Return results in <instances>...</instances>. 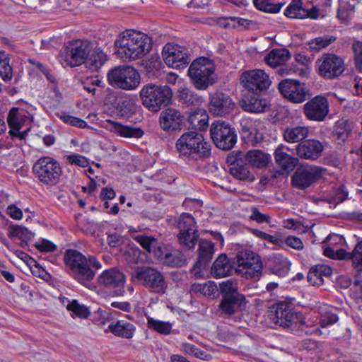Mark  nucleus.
I'll use <instances>...</instances> for the list:
<instances>
[{"label":"nucleus","instance_id":"25","mask_svg":"<svg viewBox=\"0 0 362 362\" xmlns=\"http://www.w3.org/2000/svg\"><path fill=\"white\" fill-rule=\"evenodd\" d=\"M246 305L245 298L243 295H235L229 297H222L219 308L222 313L231 315L238 310H242Z\"/></svg>","mask_w":362,"mask_h":362},{"label":"nucleus","instance_id":"55","mask_svg":"<svg viewBox=\"0 0 362 362\" xmlns=\"http://www.w3.org/2000/svg\"><path fill=\"white\" fill-rule=\"evenodd\" d=\"M304 113L309 119L317 121V96L305 104Z\"/></svg>","mask_w":362,"mask_h":362},{"label":"nucleus","instance_id":"34","mask_svg":"<svg viewBox=\"0 0 362 362\" xmlns=\"http://www.w3.org/2000/svg\"><path fill=\"white\" fill-rule=\"evenodd\" d=\"M352 124L346 119L338 120L332 131V136L338 144L344 142L352 131Z\"/></svg>","mask_w":362,"mask_h":362},{"label":"nucleus","instance_id":"44","mask_svg":"<svg viewBox=\"0 0 362 362\" xmlns=\"http://www.w3.org/2000/svg\"><path fill=\"white\" fill-rule=\"evenodd\" d=\"M253 4L258 10L270 13L279 12L284 5V3L275 0H253Z\"/></svg>","mask_w":362,"mask_h":362},{"label":"nucleus","instance_id":"2","mask_svg":"<svg viewBox=\"0 0 362 362\" xmlns=\"http://www.w3.org/2000/svg\"><path fill=\"white\" fill-rule=\"evenodd\" d=\"M269 318L276 325L293 333H298V329L308 335L317 332L315 322L303 321L301 314L296 312L292 305L286 301L278 302L272 306Z\"/></svg>","mask_w":362,"mask_h":362},{"label":"nucleus","instance_id":"46","mask_svg":"<svg viewBox=\"0 0 362 362\" xmlns=\"http://www.w3.org/2000/svg\"><path fill=\"white\" fill-rule=\"evenodd\" d=\"M0 76L5 82H9L13 76L9 59L4 52H0Z\"/></svg>","mask_w":362,"mask_h":362},{"label":"nucleus","instance_id":"63","mask_svg":"<svg viewBox=\"0 0 362 362\" xmlns=\"http://www.w3.org/2000/svg\"><path fill=\"white\" fill-rule=\"evenodd\" d=\"M337 320L338 317L336 315L325 310L321 314L320 325L322 327H325L337 322Z\"/></svg>","mask_w":362,"mask_h":362},{"label":"nucleus","instance_id":"45","mask_svg":"<svg viewBox=\"0 0 362 362\" xmlns=\"http://www.w3.org/2000/svg\"><path fill=\"white\" fill-rule=\"evenodd\" d=\"M147 327L160 334L168 335L171 333L173 325L170 322L161 321L149 317L147 318Z\"/></svg>","mask_w":362,"mask_h":362},{"label":"nucleus","instance_id":"42","mask_svg":"<svg viewBox=\"0 0 362 362\" xmlns=\"http://www.w3.org/2000/svg\"><path fill=\"white\" fill-rule=\"evenodd\" d=\"M8 237L19 238L22 240L21 246L24 247L34 237V233L22 226L14 225L9 227Z\"/></svg>","mask_w":362,"mask_h":362},{"label":"nucleus","instance_id":"59","mask_svg":"<svg viewBox=\"0 0 362 362\" xmlns=\"http://www.w3.org/2000/svg\"><path fill=\"white\" fill-rule=\"evenodd\" d=\"M327 243L328 245L327 246H326V245L322 246L324 255H325V248L331 247V248H333L334 250L336 252L339 249H335V246L337 245H339L340 246L344 245L346 243V242H345L344 238L342 236L337 235V234H332V235H329L327 238Z\"/></svg>","mask_w":362,"mask_h":362},{"label":"nucleus","instance_id":"64","mask_svg":"<svg viewBox=\"0 0 362 362\" xmlns=\"http://www.w3.org/2000/svg\"><path fill=\"white\" fill-rule=\"evenodd\" d=\"M356 66L362 71V42H357L353 45Z\"/></svg>","mask_w":362,"mask_h":362},{"label":"nucleus","instance_id":"4","mask_svg":"<svg viewBox=\"0 0 362 362\" xmlns=\"http://www.w3.org/2000/svg\"><path fill=\"white\" fill-rule=\"evenodd\" d=\"M211 145L204 141L202 133L189 131L183 134L176 142V148L180 155L199 160L209 157Z\"/></svg>","mask_w":362,"mask_h":362},{"label":"nucleus","instance_id":"53","mask_svg":"<svg viewBox=\"0 0 362 362\" xmlns=\"http://www.w3.org/2000/svg\"><path fill=\"white\" fill-rule=\"evenodd\" d=\"M183 349L186 354L201 359L209 360L211 357L210 354H206L204 351L201 350L197 346L192 344H185Z\"/></svg>","mask_w":362,"mask_h":362},{"label":"nucleus","instance_id":"8","mask_svg":"<svg viewBox=\"0 0 362 362\" xmlns=\"http://www.w3.org/2000/svg\"><path fill=\"white\" fill-rule=\"evenodd\" d=\"M132 277L136 279L150 292L163 295L166 293L168 283L163 273L151 267H138Z\"/></svg>","mask_w":362,"mask_h":362},{"label":"nucleus","instance_id":"56","mask_svg":"<svg viewBox=\"0 0 362 362\" xmlns=\"http://www.w3.org/2000/svg\"><path fill=\"white\" fill-rule=\"evenodd\" d=\"M59 117L64 123L76 127L86 128L88 127L85 120L68 114H62Z\"/></svg>","mask_w":362,"mask_h":362},{"label":"nucleus","instance_id":"61","mask_svg":"<svg viewBox=\"0 0 362 362\" xmlns=\"http://www.w3.org/2000/svg\"><path fill=\"white\" fill-rule=\"evenodd\" d=\"M329 103L327 100L318 95V122L323 121L329 113Z\"/></svg>","mask_w":362,"mask_h":362},{"label":"nucleus","instance_id":"47","mask_svg":"<svg viewBox=\"0 0 362 362\" xmlns=\"http://www.w3.org/2000/svg\"><path fill=\"white\" fill-rule=\"evenodd\" d=\"M115 129L117 133L123 137L141 138L144 135V131L137 127L117 124Z\"/></svg>","mask_w":362,"mask_h":362},{"label":"nucleus","instance_id":"31","mask_svg":"<svg viewBox=\"0 0 362 362\" xmlns=\"http://www.w3.org/2000/svg\"><path fill=\"white\" fill-rule=\"evenodd\" d=\"M108 329L114 335L124 339H132L136 331V327L123 320L111 322Z\"/></svg>","mask_w":362,"mask_h":362},{"label":"nucleus","instance_id":"12","mask_svg":"<svg viewBox=\"0 0 362 362\" xmlns=\"http://www.w3.org/2000/svg\"><path fill=\"white\" fill-rule=\"evenodd\" d=\"M92 43L86 40H77L66 46L61 53L66 64L75 67L84 64L92 51Z\"/></svg>","mask_w":362,"mask_h":362},{"label":"nucleus","instance_id":"38","mask_svg":"<svg viewBox=\"0 0 362 362\" xmlns=\"http://www.w3.org/2000/svg\"><path fill=\"white\" fill-rule=\"evenodd\" d=\"M106 61V54L100 48H95L92 49L85 63L90 70L96 71L104 65Z\"/></svg>","mask_w":362,"mask_h":362},{"label":"nucleus","instance_id":"58","mask_svg":"<svg viewBox=\"0 0 362 362\" xmlns=\"http://www.w3.org/2000/svg\"><path fill=\"white\" fill-rule=\"evenodd\" d=\"M66 163L70 165H76L85 168L88 165L89 162L85 156L77 153H72L65 156Z\"/></svg>","mask_w":362,"mask_h":362},{"label":"nucleus","instance_id":"22","mask_svg":"<svg viewBox=\"0 0 362 362\" xmlns=\"http://www.w3.org/2000/svg\"><path fill=\"white\" fill-rule=\"evenodd\" d=\"M325 256L340 260L351 259L355 267H362V240L356 244L351 252L345 250L335 252L333 248L327 247L325 249Z\"/></svg>","mask_w":362,"mask_h":362},{"label":"nucleus","instance_id":"51","mask_svg":"<svg viewBox=\"0 0 362 362\" xmlns=\"http://www.w3.org/2000/svg\"><path fill=\"white\" fill-rule=\"evenodd\" d=\"M240 132L243 139L252 140L256 132L252 120L243 119L240 122Z\"/></svg>","mask_w":362,"mask_h":362},{"label":"nucleus","instance_id":"40","mask_svg":"<svg viewBox=\"0 0 362 362\" xmlns=\"http://www.w3.org/2000/svg\"><path fill=\"white\" fill-rule=\"evenodd\" d=\"M214 253V244L207 240H201L199 245V262L204 263L208 266L211 262Z\"/></svg>","mask_w":362,"mask_h":362},{"label":"nucleus","instance_id":"36","mask_svg":"<svg viewBox=\"0 0 362 362\" xmlns=\"http://www.w3.org/2000/svg\"><path fill=\"white\" fill-rule=\"evenodd\" d=\"M308 132V129L305 127H288L284 131V138L288 143H296L307 137Z\"/></svg>","mask_w":362,"mask_h":362},{"label":"nucleus","instance_id":"30","mask_svg":"<svg viewBox=\"0 0 362 362\" xmlns=\"http://www.w3.org/2000/svg\"><path fill=\"white\" fill-rule=\"evenodd\" d=\"M269 103L267 99L255 95H249L242 100V108L250 112L260 113L269 107Z\"/></svg>","mask_w":362,"mask_h":362},{"label":"nucleus","instance_id":"18","mask_svg":"<svg viewBox=\"0 0 362 362\" xmlns=\"http://www.w3.org/2000/svg\"><path fill=\"white\" fill-rule=\"evenodd\" d=\"M318 69L323 77L332 79L340 76L344 72L345 66L341 57L333 53H327L322 55Z\"/></svg>","mask_w":362,"mask_h":362},{"label":"nucleus","instance_id":"39","mask_svg":"<svg viewBox=\"0 0 362 362\" xmlns=\"http://www.w3.org/2000/svg\"><path fill=\"white\" fill-rule=\"evenodd\" d=\"M243 158L252 165L257 168H263L267 165L269 156L260 150H250L244 154Z\"/></svg>","mask_w":362,"mask_h":362},{"label":"nucleus","instance_id":"49","mask_svg":"<svg viewBox=\"0 0 362 362\" xmlns=\"http://www.w3.org/2000/svg\"><path fill=\"white\" fill-rule=\"evenodd\" d=\"M66 308L74 315L81 318H87L90 313L88 308L85 305L80 304L77 300H73L67 305Z\"/></svg>","mask_w":362,"mask_h":362},{"label":"nucleus","instance_id":"11","mask_svg":"<svg viewBox=\"0 0 362 362\" xmlns=\"http://www.w3.org/2000/svg\"><path fill=\"white\" fill-rule=\"evenodd\" d=\"M210 133L214 144L220 149L230 150L237 142L235 130L228 122L220 120L214 122Z\"/></svg>","mask_w":362,"mask_h":362},{"label":"nucleus","instance_id":"20","mask_svg":"<svg viewBox=\"0 0 362 362\" xmlns=\"http://www.w3.org/2000/svg\"><path fill=\"white\" fill-rule=\"evenodd\" d=\"M235 104L226 93L216 92L211 95L209 104V112L216 116H226L232 112Z\"/></svg>","mask_w":362,"mask_h":362},{"label":"nucleus","instance_id":"57","mask_svg":"<svg viewBox=\"0 0 362 362\" xmlns=\"http://www.w3.org/2000/svg\"><path fill=\"white\" fill-rule=\"evenodd\" d=\"M103 81L98 76L86 78L83 82V88L88 93H95L96 86H103Z\"/></svg>","mask_w":362,"mask_h":362},{"label":"nucleus","instance_id":"9","mask_svg":"<svg viewBox=\"0 0 362 362\" xmlns=\"http://www.w3.org/2000/svg\"><path fill=\"white\" fill-rule=\"evenodd\" d=\"M107 81L114 88L134 90L140 84V75L132 66H117L107 74Z\"/></svg>","mask_w":362,"mask_h":362},{"label":"nucleus","instance_id":"60","mask_svg":"<svg viewBox=\"0 0 362 362\" xmlns=\"http://www.w3.org/2000/svg\"><path fill=\"white\" fill-rule=\"evenodd\" d=\"M296 60L297 62L301 64L302 65L305 66V67L304 69H296L295 67H293L296 71H299L298 74L301 76H305L308 73V66L310 64V59L307 55L303 54H298L296 55Z\"/></svg>","mask_w":362,"mask_h":362},{"label":"nucleus","instance_id":"48","mask_svg":"<svg viewBox=\"0 0 362 362\" xmlns=\"http://www.w3.org/2000/svg\"><path fill=\"white\" fill-rule=\"evenodd\" d=\"M132 239L138 243L148 252H152L153 247L158 244V240L153 236L146 235H134Z\"/></svg>","mask_w":362,"mask_h":362},{"label":"nucleus","instance_id":"62","mask_svg":"<svg viewBox=\"0 0 362 362\" xmlns=\"http://www.w3.org/2000/svg\"><path fill=\"white\" fill-rule=\"evenodd\" d=\"M35 246L39 251L44 252H54L57 250V245L47 239L36 242Z\"/></svg>","mask_w":362,"mask_h":362},{"label":"nucleus","instance_id":"32","mask_svg":"<svg viewBox=\"0 0 362 362\" xmlns=\"http://www.w3.org/2000/svg\"><path fill=\"white\" fill-rule=\"evenodd\" d=\"M284 14L286 16L290 18L303 19L306 18H310L313 19H316L317 6H313L312 8L308 10L304 8L301 5H288L284 11Z\"/></svg>","mask_w":362,"mask_h":362},{"label":"nucleus","instance_id":"24","mask_svg":"<svg viewBox=\"0 0 362 362\" xmlns=\"http://www.w3.org/2000/svg\"><path fill=\"white\" fill-rule=\"evenodd\" d=\"M184 116L180 112L174 108H168L160 113L159 122L160 127L167 132L181 129Z\"/></svg>","mask_w":362,"mask_h":362},{"label":"nucleus","instance_id":"52","mask_svg":"<svg viewBox=\"0 0 362 362\" xmlns=\"http://www.w3.org/2000/svg\"><path fill=\"white\" fill-rule=\"evenodd\" d=\"M219 288L222 297H229L231 296L241 295L237 291V284L235 281L229 279L220 283Z\"/></svg>","mask_w":362,"mask_h":362},{"label":"nucleus","instance_id":"3","mask_svg":"<svg viewBox=\"0 0 362 362\" xmlns=\"http://www.w3.org/2000/svg\"><path fill=\"white\" fill-rule=\"evenodd\" d=\"M118 56L132 62L142 58L151 49V39L147 35L134 30H127L115 41Z\"/></svg>","mask_w":362,"mask_h":362},{"label":"nucleus","instance_id":"13","mask_svg":"<svg viewBox=\"0 0 362 362\" xmlns=\"http://www.w3.org/2000/svg\"><path fill=\"white\" fill-rule=\"evenodd\" d=\"M177 228L180 244L185 248L194 249L199 238L194 217L188 213L181 214L177 221Z\"/></svg>","mask_w":362,"mask_h":362},{"label":"nucleus","instance_id":"10","mask_svg":"<svg viewBox=\"0 0 362 362\" xmlns=\"http://www.w3.org/2000/svg\"><path fill=\"white\" fill-rule=\"evenodd\" d=\"M237 267L235 271L246 279H258L262 272L260 257L251 250L238 251L235 256Z\"/></svg>","mask_w":362,"mask_h":362},{"label":"nucleus","instance_id":"15","mask_svg":"<svg viewBox=\"0 0 362 362\" xmlns=\"http://www.w3.org/2000/svg\"><path fill=\"white\" fill-rule=\"evenodd\" d=\"M240 80L246 89L255 93L267 90L271 83L268 75L260 69L243 72Z\"/></svg>","mask_w":362,"mask_h":362},{"label":"nucleus","instance_id":"27","mask_svg":"<svg viewBox=\"0 0 362 362\" xmlns=\"http://www.w3.org/2000/svg\"><path fill=\"white\" fill-rule=\"evenodd\" d=\"M235 268L224 253L218 256L211 267V274L216 279L223 278L233 274Z\"/></svg>","mask_w":362,"mask_h":362},{"label":"nucleus","instance_id":"35","mask_svg":"<svg viewBox=\"0 0 362 362\" xmlns=\"http://www.w3.org/2000/svg\"><path fill=\"white\" fill-rule=\"evenodd\" d=\"M297 155L302 159H315L317 158V140L308 139L296 146Z\"/></svg>","mask_w":362,"mask_h":362},{"label":"nucleus","instance_id":"17","mask_svg":"<svg viewBox=\"0 0 362 362\" xmlns=\"http://www.w3.org/2000/svg\"><path fill=\"white\" fill-rule=\"evenodd\" d=\"M162 55L165 63L173 69H183L191 60L185 49L176 45H165Z\"/></svg>","mask_w":362,"mask_h":362},{"label":"nucleus","instance_id":"43","mask_svg":"<svg viewBox=\"0 0 362 362\" xmlns=\"http://www.w3.org/2000/svg\"><path fill=\"white\" fill-rule=\"evenodd\" d=\"M165 256L167 257V260L165 261V265L168 267H180L187 263L185 256L178 250L170 247L169 252Z\"/></svg>","mask_w":362,"mask_h":362},{"label":"nucleus","instance_id":"7","mask_svg":"<svg viewBox=\"0 0 362 362\" xmlns=\"http://www.w3.org/2000/svg\"><path fill=\"white\" fill-rule=\"evenodd\" d=\"M33 173L40 182L54 186L60 180L62 170L59 163L51 156H42L33 165Z\"/></svg>","mask_w":362,"mask_h":362},{"label":"nucleus","instance_id":"26","mask_svg":"<svg viewBox=\"0 0 362 362\" xmlns=\"http://www.w3.org/2000/svg\"><path fill=\"white\" fill-rule=\"evenodd\" d=\"M288 148L281 144L274 151V158L277 165L284 171L288 173L294 170L298 163V159L286 153Z\"/></svg>","mask_w":362,"mask_h":362},{"label":"nucleus","instance_id":"50","mask_svg":"<svg viewBox=\"0 0 362 362\" xmlns=\"http://www.w3.org/2000/svg\"><path fill=\"white\" fill-rule=\"evenodd\" d=\"M347 195V192H346L341 187H339L337 188L332 194L324 198H320V200L327 202L334 207L337 204L344 201Z\"/></svg>","mask_w":362,"mask_h":362},{"label":"nucleus","instance_id":"5","mask_svg":"<svg viewBox=\"0 0 362 362\" xmlns=\"http://www.w3.org/2000/svg\"><path fill=\"white\" fill-rule=\"evenodd\" d=\"M143 105L150 111H159L162 107L168 105L173 97L172 89L167 85L159 86L153 83L145 85L140 91Z\"/></svg>","mask_w":362,"mask_h":362},{"label":"nucleus","instance_id":"16","mask_svg":"<svg viewBox=\"0 0 362 362\" xmlns=\"http://www.w3.org/2000/svg\"><path fill=\"white\" fill-rule=\"evenodd\" d=\"M243 156L244 153L240 151H233L227 156L226 162L228 164L229 172L238 180L252 182L255 176L250 173L249 165Z\"/></svg>","mask_w":362,"mask_h":362},{"label":"nucleus","instance_id":"33","mask_svg":"<svg viewBox=\"0 0 362 362\" xmlns=\"http://www.w3.org/2000/svg\"><path fill=\"white\" fill-rule=\"evenodd\" d=\"M177 100L182 105L199 106L202 103V98L187 87H181L177 91Z\"/></svg>","mask_w":362,"mask_h":362},{"label":"nucleus","instance_id":"41","mask_svg":"<svg viewBox=\"0 0 362 362\" xmlns=\"http://www.w3.org/2000/svg\"><path fill=\"white\" fill-rule=\"evenodd\" d=\"M188 119L193 127L201 131L205 130L208 127V115L204 109L198 108L189 115Z\"/></svg>","mask_w":362,"mask_h":362},{"label":"nucleus","instance_id":"1","mask_svg":"<svg viewBox=\"0 0 362 362\" xmlns=\"http://www.w3.org/2000/svg\"><path fill=\"white\" fill-rule=\"evenodd\" d=\"M69 275L79 284L87 286L94 279L101 263L93 255L85 256L76 250H67L64 256Z\"/></svg>","mask_w":362,"mask_h":362},{"label":"nucleus","instance_id":"6","mask_svg":"<svg viewBox=\"0 0 362 362\" xmlns=\"http://www.w3.org/2000/svg\"><path fill=\"white\" fill-rule=\"evenodd\" d=\"M214 73V66L206 57L195 59L188 69L191 83L197 90H206L215 83Z\"/></svg>","mask_w":362,"mask_h":362},{"label":"nucleus","instance_id":"37","mask_svg":"<svg viewBox=\"0 0 362 362\" xmlns=\"http://www.w3.org/2000/svg\"><path fill=\"white\" fill-rule=\"evenodd\" d=\"M141 66L146 75L149 78H156L160 74L162 62L157 55L144 59Z\"/></svg>","mask_w":362,"mask_h":362},{"label":"nucleus","instance_id":"14","mask_svg":"<svg viewBox=\"0 0 362 362\" xmlns=\"http://www.w3.org/2000/svg\"><path fill=\"white\" fill-rule=\"evenodd\" d=\"M278 88L285 98L294 103H301L308 96H311L309 90L298 80H283L279 83Z\"/></svg>","mask_w":362,"mask_h":362},{"label":"nucleus","instance_id":"54","mask_svg":"<svg viewBox=\"0 0 362 362\" xmlns=\"http://www.w3.org/2000/svg\"><path fill=\"white\" fill-rule=\"evenodd\" d=\"M354 13V7L347 2H341L337 10V17L342 22H345Z\"/></svg>","mask_w":362,"mask_h":362},{"label":"nucleus","instance_id":"28","mask_svg":"<svg viewBox=\"0 0 362 362\" xmlns=\"http://www.w3.org/2000/svg\"><path fill=\"white\" fill-rule=\"evenodd\" d=\"M268 265L272 274L284 277L290 270L291 262L281 254H274L269 259Z\"/></svg>","mask_w":362,"mask_h":362},{"label":"nucleus","instance_id":"23","mask_svg":"<svg viewBox=\"0 0 362 362\" xmlns=\"http://www.w3.org/2000/svg\"><path fill=\"white\" fill-rule=\"evenodd\" d=\"M98 283L107 289L118 288L120 292L125 283V277L122 272L112 268L105 269L98 276Z\"/></svg>","mask_w":362,"mask_h":362},{"label":"nucleus","instance_id":"19","mask_svg":"<svg viewBox=\"0 0 362 362\" xmlns=\"http://www.w3.org/2000/svg\"><path fill=\"white\" fill-rule=\"evenodd\" d=\"M290 57L289 51L287 49H273L264 57V61L271 67H279L277 73L284 76L296 71L293 68L284 65Z\"/></svg>","mask_w":362,"mask_h":362},{"label":"nucleus","instance_id":"29","mask_svg":"<svg viewBox=\"0 0 362 362\" xmlns=\"http://www.w3.org/2000/svg\"><path fill=\"white\" fill-rule=\"evenodd\" d=\"M28 119V112L19 107H12L7 116L8 125L14 132L19 131Z\"/></svg>","mask_w":362,"mask_h":362},{"label":"nucleus","instance_id":"21","mask_svg":"<svg viewBox=\"0 0 362 362\" xmlns=\"http://www.w3.org/2000/svg\"><path fill=\"white\" fill-rule=\"evenodd\" d=\"M317 180V167L301 165L292 176V185L295 188L305 189Z\"/></svg>","mask_w":362,"mask_h":362}]
</instances>
